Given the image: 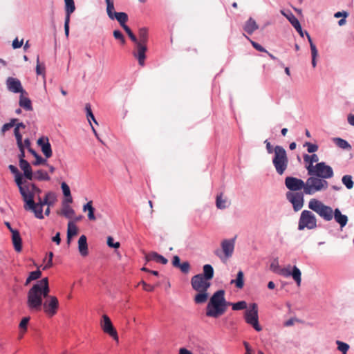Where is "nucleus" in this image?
I'll return each mask as SVG.
<instances>
[{
	"label": "nucleus",
	"instance_id": "9",
	"mask_svg": "<svg viewBox=\"0 0 354 354\" xmlns=\"http://www.w3.org/2000/svg\"><path fill=\"white\" fill-rule=\"evenodd\" d=\"M317 227V219L315 216L309 210H304L301 213L298 230H303L305 228L313 230Z\"/></svg>",
	"mask_w": 354,
	"mask_h": 354
},
{
	"label": "nucleus",
	"instance_id": "39",
	"mask_svg": "<svg viewBox=\"0 0 354 354\" xmlns=\"http://www.w3.org/2000/svg\"><path fill=\"white\" fill-rule=\"evenodd\" d=\"M113 19H116L120 26H123L128 21V15L124 12H116L113 15Z\"/></svg>",
	"mask_w": 354,
	"mask_h": 354
},
{
	"label": "nucleus",
	"instance_id": "40",
	"mask_svg": "<svg viewBox=\"0 0 354 354\" xmlns=\"http://www.w3.org/2000/svg\"><path fill=\"white\" fill-rule=\"evenodd\" d=\"M243 277V272L242 270H239L237 273L236 279L235 280L232 279L231 281V283H235L238 288H242L244 286Z\"/></svg>",
	"mask_w": 354,
	"mask_h": 354
},
{
	"label": "nucleus",
	"instance_id": "56",
	"mask_svg": "<svg viewBox=\"0 0 354 354\" xmlns=\"http://www.w3.org/2000/svg\"><path fill=\"white\" fill-rule=\"evenodd\" d=\"M29 320H30L29 317H24L21 320L19 326L21 330H24V331H26Z\"/></svg>",
	"mask_w": 354,
	"mask_h": 354
},
{
	"label": "nucleus",
	"instance_id": "45",
	"mask_svg": "<svg viewBox=\"0 0 354 354\" xmlns=\"http://www.w3.org/2000/svg\"><path fill=\"white\" fill-rule=\"evenodd\" d=\"M227 201L225 199L222 198V194H221L220 195H217L216 199V205L218 209H225L227 207Z\"/></svg>",
	"mask_w": 354,
	"mask_h": 354
},
{
	"label": "nucleus",
	"instance_id": "17",
	"mask_svg": "<svg viewBox=\"0 0 354 354\" xmlns=\"http://www.w3.org/2000/svg\"><path fill=\"white\" fill-rule=\"evenodd\" d=\"M19 167L23 171L21 172V181H25L24 179L28 180H32V169L30 163L27 160L19 161Z\"/></svg>",
	"mask_w": 354,
	"mask_h": 354
},
{
	"label": "nucleus",
	"instance_id": "12",
	"mask_svg": "<svg viewBox=\"0 0 354 354\" xmlns=\"http://www.w3.org/2000/svg\"><path fill=\"white\" fill-rule=\"evenodd\" d=\"M41 307H43L44 313L48 317L54 316L57 313L59 307L57 298L55 296H50L49 299L43 302Z\"/></svg>",
	"mask_w": 354,
	"mask_h": 354
},
{
	"label": "nucleus",
	"instance_id": "63",
	"mask_svg": "<svg viewBox=\"0 0 354 354\" xmlns=\"http://www.w3.org/2000/svg\"><path fill=\"white\" fill-rule=\"evenodd\" d=\"M37 64L36 66V73L38 75H42L44 73V68H41V66L39 64V56H37Z\"/></svg>",
	"mask_w": 354,
	"mask_h": 354
},
{
	"label": "nucleus",
	"instance_id": "64",
	"mask_svg": "<svg viewBox=\"0 0 354 354\" xmlns=\"http://www.w3.org/2000/svg\"><path fill=\"white\" fill-rule=\"evenodd\" d=\"M180 259L178 255H175L172 259V265L175 268H178L180 265Z\"/></svg>",
	"mask_w": 354,
	"mask_h": 354
},
{
	"label": "nucleus",
	"instance_id": "7",
	"mask_svg": "<svg viewBox=\"0 0 354 354\" xmlns=\"http://www.w3.org/2000/svg\"><path fill=\"white\" fill-rule=\"evenodd\" d=\"M328 186V183L326 180L310 176L305 182L304 194L313 195L317 192L327 189Z\"/></svg>",
	"mask_w": 354,
	"mask_h": 354
},
{
	"label": "nucleus",
	"instance_id": "59",
	"mask_svg": "<svg viewBox=\"0 0 354 354\" xmlns=\"http://www.w3.org/2000/svg\"><path fill=\"white\" fill-rule=\"evenodd\" d=\"M14 135L15 136L17 144L21 143L22 142V135L19 131V129L15 126L14 129Z\"/></svg>",
	"mask_w": 354,
	"mask_h": 354
},
{
	"label": "nucleus",
	"instance_id": "58",
	"mask_svg": "<svg viewBox=\"0 0 354 354\" xmlns=\"http://www.w3.org/2000/svg\"><path fill=\"white\" fill-rule=\"evenodd\" d=\"M53 252H48V259L46 261V263L44 266L43 270L48 269L53 266Z\"/></svg>",
	"mask_w": 354,
	"mask_h": 354
},
{
	"label": "nucleus",
	"instance_id": "25",
	"mask_svg": "<svg viewBox=\"0 0 354 354\" xmlns=\"http://www.w3.org/2000/svg\"><path fill=\"white\" fill-rule=\"evenodd\" d=\"M259 28V25L257 24L256 21L252 17H249V19L245 21L243 26V30L248 35H251L253 32Z\"/></svg>",
	"mask_w": 354,
	"mask_h": 354
},
{
	"label": "nucleus",
	"instance_id": "43",
	"mask_svg": "<svg viewBox=\"0 0 354 354\" xmlns=\"http://www.w3.org/2000/svg\"><path fill=\"white\" fill-rule=\"evenodd\" d=\"M41 276V272L39 270L30 272L26 280L25 285H28L32 281L38 279Z\"/></svg>",
	"mask_w": 354,
	"mask_h": 354
},
{
	"label": "nucleus",
	"instance_id": "26",
	"mask_svg": "<svg viewBox=\"0 0 354 354\" xmlns=\"http://www.w3.org/2000/svg\"><path fill=\"white\" fill-rule=\"evenodd\" d=\"M12 241L15 250L19 252L22 250V240L18 230H12Z\"/></svg>",
	"mask_w": 354,
	"mask_h": 354
},
{
	"label": "nucleus",
	"instance_id": "23",
	"mask_svg": "<svg viewBox=\"0 0 354 354\" xmlns=\"http://www.w3.org/2000/svg\"><path fill=\"white\" fill-rule=\"evenodd\" d=\"M325 205L320 201L313 198L308 203V207L321 216Z\"/></svg>",
	"mask_w": 354,
	"mask_h": 354
},
{
	"label": "nucleus",
	"instance_id": "54",
	"mask_svg": "<svg viewBox=\"0 0 354 354\" xmlns=\"http://www.w3.org/2000/svg\"><path fill=\"white\" fill-rule=\"evenodd\" d=\"M61 189L64 196H70V194H71V189L66 182L61 183Z\"/></svg>",
	"mask_w": 354,
	"mask_h": 354
},
{
	"label": "nucleus",
	"instance_id": "32",
	"mask_svg": "<svg viewBox=\"0 0 354 354\" xmlns=\"http://www.w3.org/2000/svg\"><path fill=\"white\" fill-rule=\"evenodd\" d=\"M77 234V227L72 221L68 222L67 229V243L69 244L73 236Z\"/></svg>",
	"mask_w": 354,
	"mask_h": 354
},
{
	"label": "nucleus",
	"instance_id": "31",
	"mask_svg": "<svg viewBox=\"0 0 354 354\" xmlns=\"http://www.w3.org/2000/svg\"><path fill=\"white\" fill-rule=\"evenodd\" d=\"M19 105L26 111H32V102L28 97H25L21 93L19 96Z\"/></svg>",
	"mask_w": 354,
	"mask_h": 354
},
{
	"label": "nucleus",
	"instance_id": "60",
	"mask_svg": "<svg viewBox=\"0 0 354 354\" xmlns=\"http://www.w3.org/2000/svg\"><path fill=\"white\" fill-rule=\"evenodd\" d=\"M318 55L317 49H313V52H311V56H312V66L313 68H315L317 66V57Z\"/></svg>",
	"mask_w": 354,
	"mask_h": 354
},
{
	"label": "nucleus",
	"instance_id": "42",
	"mask_svg": "<svg viewBox=\"0 0 354 354\" xmlns=\"http://www.w3.org/2000/svg\"><path fill=\"white\" fill-rule=\"evenodd\" d=\"M342 182L348 189H351L353 187L354 182L351 175L343 176Z\"/></svg>",
	"mask_w": 354,
	"mask_h": 354
},
{
	"label": "nucleus",
	"instance_id": "47",
	"mask_svg": "<svg viewBox=\"0 0 354 354\" xmlns=\"http://www.w3.org/2000/svg\"><path fill=\"white\" fill-rule=\"evenodd\" d=\"M336 344L337 345V349L341 351L342 354H346L347 353L349 349V345L347 343L337 340Z\"/></svg>",
	"mask_w": 354,
	"mask_h": 354
},
{
	"label": "nucleus",
	"instance_id": "13",
	"mask_svg": "<svg viewBox=\"0 0 354 354\" xmlns=\"http://www.w3.org/2000/svg\"><path fill=\"white\" fill-rule=\"evenodd\" d=\"M285 185L288 189L292 192H298L303 189L304 191L305 182L296 177L287 176L285 178ZM304 194V192H303Z\"/></svg>",
	"mask_w": 354,
	"mask_h": 354
},
{
	"label": "nucleus",
	"instance_id": "62",
	"mask_svg": "<svg viewBox=\"0 0 354 354\" xmlns=\"http://www.w3.org/2000/svg\"><path fill=\"white\" fill-rule=\"evenodd\" d=\"M264 143L266 144V147L268 153H269V154L272 153H274V148H273V147L271 145L270 142L268 140H266Z\"/></svg>",
	"mask_w": 354,
	"mask_h": 354
},
{
	"label": "nucleus",
	"instance_id": "11",
	"mask_svg": "<svg viewBox=\"0 0 354 354\" xmlns=\"http://www.w3.org/2000/svg\"><path fill=\"white\" fill-rule=\"evenodd\" d=\"M147 51V44L138 42L137 44H134L132 55L138 60L140 66H144L145 64Z\"/></svg>",
	"mask_w": 354,
	"mask_h": 354
},
{
	"label": "nucleus",
	"instance_id": "16",
	"mask_svg": "<svg viewBox=\"0 0 354 354\" xmlns=\"http://www.w3.org/2000/svg\"><path fill=\"white\" fill-rule=\"evenodd\" d=\"M6 86L8 89L14 93H26L19 80L15 77H9L6 80Z\"/></svg>",
	"mask_w": 354,
	"mask_h": 354
},
{
	"label": "nucleus",
	"instance_id": "8",
	"mask_svg": "<svg viewBox=\"0 0 354 354\" xmlns=\"http://www.w3.org/2000/svg\"><path fill=\"white\" fill-rule=\"evenodd\" d=\"M244 319L256 331L259 332L262 330L259 322L258 306L256 303L251 304L249 308L246 309L244 313Z\"/></svg>",
	"mask_w": 354,
	"mask_h": 354
},
{
	"label": "nucleus",
	"instance_id": "27",
	"mask_svg": "<svg viewBox=\"0 0 354 354\" xmlns=\"http://www.w3.org/2000/svg\"><path fill=\"white\" fill-rule=\"evenodd\" d=\"M78 250L82 257H86L88 254L87 239L85 235H82L78 240Z\"/></svg>",
	"mask_w": 354,
	"mask_h": 354
},
{
	"label": "nucleus",
	"instance_id": "14",
	"mask_svg": "<svg viewBox=\"0 0 354 354\" xmlns=\"http://www.w3.org/2000/svg\"><path fill=\"white\" fill-rule=\"evenodd\" d=\"M286 198L292 203L295 212L302 208L304 205V193L288 192L286 193Z\"/></svg>",
	"mask_w": 354,
	"mask_h": 354
},
{
	"label": "nucleus",
	"instance_id": "33",
	"mask_svg": "<svg viewBox=\"0 0 354 354\" xmlns=\"http://www.w3.org/2000/svg\"><path fill=\"white\" fill-rule=\"evenodd\" d=\"M92 201H88L86 204L83 206V211H88V218L90 221H95L96 217L95 216V208L92 205Z\"/></svg>",
	"mask_w": 354,
	"mask_h": 354
},
{
	"label": "nucleus",
	"instance_id": "4",
	"mask_svg": "<svg viewBox=\"0 0 354 354\" xmlns=\"http://www.w3.org/2000/svg\"><path fill=\"white\" fill-rule=\"evenodd\" d=\"M191 285L194 290L198 292L194 297V302L197 304L206 302L208 299L207 290L211 286V283L197 274L192 277Z\"/></svg>",
	"mask_w": 354,
	"mask_h": 354
},
{
	"label": "nucleus",
	"instance_id": "5",
	"mask_svg": "<svg viewBox=\"0 0 354 354\" xmlns=\"http://www.w3.org/2000/svg\"><path fill=\"white\" fill-rule=\"evenodd\" d=\"M272 164L276 172L279 175H283L288 168V158L286 149L280 145L274 147V153L272 158Z\"/></svg>",
	"mask_w": 354,
	"mask_h": 354
},
{
	"label": "nucleus",
	"instance_id": "57",
	"mask_svg": "<svg viewBox=\"0 0 354 354\" xmlns=\"http://www.w3.org/2000/svg\"><path fill=\"white\" fill-rule=\"evenodd\" d=\"M17 147L19 149V161H22V160H26L24 159L25 158V149H24V143L21 142V143H19L17 144Z\"/></svg>",
	"mask_w": 354,
	"mask_h": 354
},
{
	"label": "nucleus",
	"instance_id": "51",
	"mask_svg": "<svg viewBox=\"0 0 354 354\" xmlns=\"http://www.w3.org/2000/svg\"><path fill=\"white\" fill-rule=\"evenodd\" d=\"M75 214V211L68 205H64L63 208V214L68 218H71Z\"/></svg>",
	"mask_w": 354,
	"mask_h": 354
},
{
	"label": "nucleus",
	"instance_id": "28",
	"mask_svg": "<svg viewBox=\"0 0 354 354\" xmlns=\"http://www.w3.org/2000/svg\"><path fill=\"white\" fill-rule=\"evenodd\" d=\"M50 179V177L48 174L43 169H38L36 171L32 172V180H37L38 181H48Z\"/></svg>",
	"mask_w": 354,
	"mask_h": 354
},
{
	"label": "nucleus",
	"instance_id": "61",
	"mask_svg": "<svg viewBox=\"0 0 354 354\" xmlns=\"http://www.w3.org/2000/svg\"><path fill=\"white\" fill-rule=\"evenodd\" d=\"M24 43V40L21 39V41H19L17 38H15L12 44V48L14 49L19 48L22 46Z\"/></svg>",
	"mask_w": 354,
	"mask_h": 354
},
{
	"label": "nucleus",
	"instance_id": "18",
	"mask_svg": "<svg viewBox=\"0 0 354 354\" xmlns=\"http://www.w3.org/2000/svg\"><path fill=\"white\" fill-rule=\"evenodd\" d=\"M37 144L40 146L41 151L46 158L52 156V148L47 137L39 138L37 140Z\"/></svg>",
	"mask_w": 354,
	"mask_h": 354
},
{
	"label": "nucleus",
	"instance_id": "22",
	"mask_svg": "<svg viewBox=\"0 0 354 354\" xmlns=\"http://www.w3.org/2000/svg\"><path fill=\"white\" fill-rule=\"evenodd\" d=\"M8 169L10 171V172L14 175L15 182L19 189V193H21L24 190L22 187V183L24 181H21V172L19 171L17 167L13 165H10L8 166Z\"/></svg>",
	"mask_w": 354,
	"mask_h": 354
},
{
	"label": "nucleus",
	"instance_id": "49",
	"mask_svg": "<svg viewBox=\"0 0 354 354\" xmlns=\"http://www.w3.org/2000/svg\"><path fill=\"white\" fill-rule=\"evenodd\" d=\"M32 165L38 166L40 165H48L47 158H42L39 154L35 157V160L32 162Z\"/></svg>",
	"mask_w": 354,
	"mask_h": 354
},
{
	"label": "nucleus",
	"instance_id": "48",
	"mask_svg": "<svg viewBox=\"0 0 354 354\" xmlns=\"http://www.w3.org/2000/svg\"><path fill=\"white\" fill-rule=\"evenodd\" d=\"M113 35L115 39H118L120 41L121 44H124L126 42L125 38L122 32L119 30H115L113 32Z\"/></svg>",
	"mask_w": 354,
	"mask_h": 354
},
{
	"label": "nucleus",
	"instance_id": "41",
	"mask_svg": "<svg viewBox=\"0 0 354 354\" xmlns=\"http://www.w3.org/2000/svg\"><path fill=\"white\" fill-rule=\"evenodd\" d=\"M85 111H86V117H87L88 121L90 123V124L91 125L92 124H91V121H93L96 124H97V122L95 120V116H94V115H93V113L92 112L91 106V104L89 103L86 104V105H85Z\"/></svg>",
	"mask_w": 354,
	"mask_h": 354
},
{
	"label": "nucleus",
	"instance_id": "46",
	"mask_svg": "<svg viewBox=\"0 0 354 354\" xmlns=\"http://www.w3.org/2000/svg\"><path fill=\"white\" fill-rule=\"evenodd\" d=\"M17 118H12L9 122L4 124L1 129V133L4 134L6 131L9 130L10 128L13 127L15 125V122H17Z\"/></svg>",
	"mask_w": 354,
	"mask_h": 354
},
{
	"label": "nucleus",
	"instance_id": "24",
	"mask_svg": "<svg viewBox=\"0 0 354 354\" xmlns=\"http://www.w3.org/2000/svg\"><path fill=\"white\" fill-rule=\"evenodd\" d=\"M335 221L340 225L341 228L344 227L348 223V216L342 214L341 211L336 208L334 210L333 214Z\"/></svg>",
	"mask_w": 354,
	"mask_h": 354
},
{
	"label": "nucleus",
	"instance_id": "34",
	"mask_svg": "<svg viewBox=\"0 0 354 354\" xmlns=\"http://www.w3.org/2000/svg\"><path fill=\"white\" fill-rule=\"evenodd\" d=\"M333 142L339 148L345 150H351V145L346 140L341 138H334Z\"/></svg>",
	"mask_w": 354,
	"mask_h": 354
},
{
	"label": "nucleus",
	"instance_id": "36",
	"mask_svg": "<svg viewBox=\"0 0 354 354\" xmlns=\"http://www.w3.org/2000/svg\"><path fill=\"white\" fill-rule=\"evenodd\" d=\"M66 17L65 19H70L71 14L75 10V3L73 0H64Z\"/></svg>",
	"mask_w": 354,
	"mask_h": 354
},
{
	"label": "nucleus",
	"instance_id": "2",
	"mask_svg": "<svg viewBox=\"0 0 354 354\" xmlns=\"http://www.w3.org/2000/svg\"><path fill=\"white\" fill-rule=\"evenodd\" d=\"M50 288L47 277L43 278L35 283L28 290L27 306L30 310H40L43 304V298L49 299Z\"/></svg>",
	"mask_w": 354,
	"mask_h": 354
},
{
	"label": "nucleus",
	"instance_id": "44",
	"mask_svg": "<svg viewBox=\"0 0 354 354\" xmlns=\"http://www.w3.org/2000/svg\"><path fill=\"white\" fill-rule=\"evenodd\" d=\"M106 3V12L108 17L113 20V15L115 12L113 11L114 10V3L112 0H105Z\"/></svg>",
	"mask_w": 354,
	"mask_h": 354
},
{
	"label": "nucleus",
	"instance_id": "1",
	"mask_svg": "<svg viewBox=\"0 0 354 354\" xmlns=\"http://www.w3.org/2000/svg\"><path fill=\"white\" fill-rule=\"evenodd\" d=\"M229 305L232 306L233 310L247 309V303L245 301L227 302L225 298V290L221 289L216 291L210 297L206 306L205 315L209 317L218 318L225 313Z\"/></svg>",
	"mask_w": 354,
	"mask_h": 354
},
{
	"label": "nucleus",
	"instance_id": "30",
	"mask_svg": "<svg viewBox=\"0 0 354 354\" xmlns=\"http://www.w3.org/2000/svg\"><path fill=\"white\" fill-rule=\"evenodd\" d=\"M214 270L212 265L205 264L203 267V272L198 274L209 281L214 277Z\"/></svg>",
	"mask_w": 354,
	"mask_h": 354
},
{
	"label": "nucleus",
	"instance_id": "37",
	"mask_svg": "<svg viewBox=\"0 0 354 354\" xmlns=\"http://www.w3.org/2000/svg\"><path fill=\"white\" fill-rule=\"evenodd\" d=\"M138 42L146 43L148 42L149 35L148 29L145 27H142L138 30Z\"/></svg>",
	"mask_w": 354,
	"mask_h": 354
},
{
	"label": "nucleus",
	"instance_id": "53",
	"mask_svg": "<svg viewBox=\"0 0 354 354\" xmlns=\"http://www.w3.org/2000/svg\"><path fill=\"white\" fill-rule=\"evenodd\" d=\"M304 147H307V151L308 153H315L318 150V145L316 144H313L308 142H306L304 145Z\"/></svg>",
	"mask_w": 354,
	"mask_h": 354
},
{
	"label": "nucleus",
	"instance_id": "10",
	"mask_svg": "<svg viewBox=\"0 0 354 354\" xmlns=\"http://www.w3.org/2000/svg\"><path fill=\"white\" fill-rule=\"evenodd\" d=\"M334 172L333 168L327 165L324 162H317L313 169L311 176H317L321 179H328L333 176Z\"/></svg>",
	"mask_w": 354,
	"mask_h": 354
},
{
	"label": "nucleus",
	"instance_id": "19",
	"mask_svg": "<svg viewBox=\"0 0 354 354\" xmlns=\"http://www.w3.org/2000/svg\"><path fill=\"white\" fill-rule=\"evenodd\" d=\"M235 245V238L225 239L221 243V248L227 258L232 257Z\"/></svg>",
	"mask_w": 354,
	"mask_h": 354
},
{
	"label": "nucleus",
	"instance_id": "20",
	"mask_svg": "<svg viewBox=\"0 0 354 354\" xmlns=\"http://www.w3.org/2000/svg\"><path fill=\"white\" fill-rule=\"evenodd\" d=\"M22 187L25 193L27 195L31 194L33 196V198H35V195H37L38 197L41 193V189L39 187H38L35 183L30 182L24 181L22 183Z\"/></svg>",
	"mask_w": 354,
	"mask_h": 354
},
{
	"label": "nucleus",
	"instance_id": "3",
	"mask_svg": "<svg viewBox=\"0 0 354 354\" xmlns=\"http://www.w3.org/2000/svg\"><path fill=\"white\" fill-rule=\"evenodd\" d=\"M20 194L24 203V209L26 211L32 212L35 216L39 219L44 218L43 207L44 205L51 206L54 203V194L51 192H47L44 198H41L40 196H39L37 203L33 200V196L31 194L27 195L23 190Z\"/></svg>",
	"mask_w": 354,
	"mask_h": 354
},
{
	"label": "nucleus",
	"instance_id": "38",
	"mask_svg": "<svg viewBox=\"0 0 354 354\" xmlns=\"http://www.w3.org/2000/svg\"><path fill=\"white\" fill-rule=\"evenodd\" d=\"M333 212L332 207L325 205L321 217L326 221H330L333 217Z\"/></svg>",
	"mask_w": 354,
	"mask_h": 354
},
{
	"label": "nucleus",
	"instance_id": "29",
	"mask_svg": "<svg viewBox=\"0 0 354 354\" xmlns=\"http://www.w3.org/2000/svg\"><path fill=\"white\" fill-rule=\"evenodd\" d=\"M147 259L148 261H153L162 265H165L168 262V260L165 257L156 252H151L148 254Z\"/></svg>",
	"mask_w": 354,
	"mask_h": 354
},
{
	"label": "nucleus",
	"instance_id": "50",
	"mask_svg": "<svg viewBox=\"0 0 354 354\" xmlns=\"http://www.w3.org/2000/svg\"><path fill=\"white\" fill-rule=\"evenodd\" d=\"M244 36L250 41V42L251 43L252 46L257 50H258L259 52H263V53L267 52V50L264 47H263L261 44H259V43H257L256 41H252V39H250V37H248L245 35H244Z\"/></svg>",
	"mask_w": 354,
	"mask_h": 354
},
{
	"label": "nucleus",
	"instance_id": "6",
	"mask_svg": "<svg viewBox=\"0 0 354 354\" xmlns=\"http://www.w3.org/2000/svg\"><path fill=\"white\" fill-rule=\"evenodd\" d=\"M270 270L272 272L275 273H279L286 277H292L298 286L301 285V272L296 266H294L291 270L289 268H285L280 270L277 259H274L270 263Z\"/></svg>",
	"mask_w": 354,
	"mask_h": 354
},
{
	"label": "nucleus",
	"instance_id": "52",
	"mask_svg": "<svg viewBox=\"0 0 354 354\" xmlns=\"http://www.w3.org/2000/svg\"><path fill=\"white\" fill-rule=\"evenodd\" d=\"M180 271L184 274H187L190 270V263L188 261H185L178 267Z\"/></svg>",
	"mask_w": 354,
	"mask_h": 354
},
{
	"label": "nucleus",
	"instance_id": "55",
	"mask_svg": "<svg viewBox=\"0 0 354 354\" xmlns=\"http://www.w3.org/2000/svg\"><path fill=\"white\" fill-rule=\"evenodd\" d=\"M106 243L109 247L117 249L120 247V244L119 242H115L112 236H108Z\"/></svg>",
	"mask_w": 354,
	"mask_h": 354
},
{
	"label": "nucleus",
	"instance_id": "21",
	"mask_svg": "<svg viewBox=\"0 0 354 354\" xmlns=\"http://www.w3.org/2000/svg\"><path fill=\"white\" fill-rule=\"evenodd\" d=\"M303 158L305 162L308 163V165H306V169L308 171V175H312L313 169H315V166L313 165L314 162H317L319 160V157L317 154L313 153L311 155L304 154Z\"/></svg>",
	"mask_w": 354,
	"mask_h": 354
},
{
	"label": "nucleus",
	"instance_id": "35",
	"mask_svg": "<svg viewBox=\"0 0 354 354\" xmlns=\"http://www.w3.org/2000/svg\"><path fill=\"white\" fill-rule=\"evenodd\" d=\"M280 12L288 20V21L292 26L297 25V22H299L297 18L290 10L285 11L283 10H281Z\"/></svg>",
	"mask_w": 354,
	"mask_h": 354
},
{
	"label": "nucleus",
	"instance_id": "15",
	"mask_svg": "<svg viewBox=\"0 0 354 354\" xmlns=\"http://www.w3.org/2000/svg\"><path fill=\"white\" fill-rule=\"evenodd\" d=\"M102 319L103 322H102L101 326L103 331L112 337L115 340L118 341V333L113 327L110 318L106 315H104L102 316Z\"/></svg>",
	"mask_w": 354,
	"mask_h": 354
}]
</instances>
